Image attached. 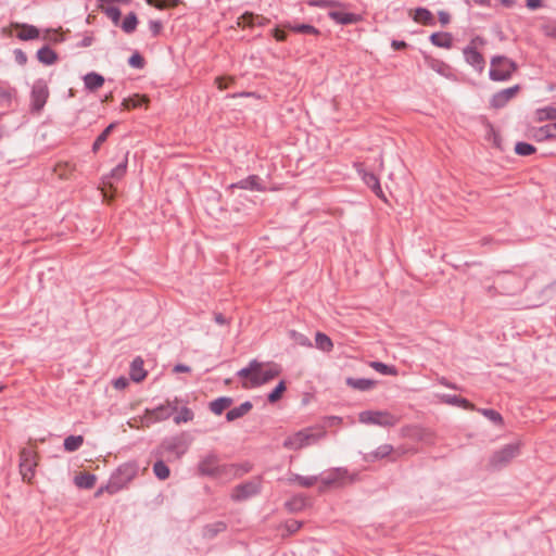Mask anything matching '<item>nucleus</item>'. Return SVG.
<instances>
[{"mask_svg":"<svg viewBox=\"0 0 556 556\" xmlns=\"http://www.w3.org/2000/svg\"><path fill=\"white\" fill-rule=\"evenodd\" d=\"M280 374L277 365H271L267 369H263L262 363L253 359L249 365L237 372L239 378H244L247 381L242 383L244 389L257 388L276 378Z\"/></svg>","mask_w":556,"mask_h":556,"instance_id":"1","label":"nucleus"},{"mask_svg":"<svg viewBox=\"0 0 556 556\" xmlns=\"http://www.w3.org/2000/svg\"><path fill=\"white\" fill-rule=\"evenodd\" d=\"M139 471L137 462L131 460L119 465L111 475L108 483L99 489V493L108 492L113 495L128 485Z\"/></svg>","mask_w":556,"mask_h":556,"instance_id":"2","label":"nucleus"},{"mask_svg":"<svg viewBox=\"0 0 556 556\" xmlns=\"http://www.w3.org/2000/svg\"><path fill=\"white\" fill-rule=\"evenodd\" d=\"M521 443L514 442L504 445L502 448L495 451L489 459V466L494 470H500L506 467L514 458L520 455Z\"/></svg>","mask_w":556,"mask_h":556,"instance_id":"3","label":"nucleus"},{"mask_svg":"<svg viewBox=\"0 0 556 556\" xmlns=\"http://www.w3.org/2000/svg\"><path fill=\"white\" fill-rule=\"evenodd\" d=\"M516 68V63L506 56H494L491 60L489 72L490 79L494 81H505L510 78Z\"/></svg>","mask_w":556,"mask_h":556,"instance_id":"4","label":"nucleus"},{"mask_svg":"<svg viewBox=\"0 0 556 556\" xmlns=\"http://www.w3.org/2000/svg\"><path fill=\"white\" fill-rule=\"evenodd\" d=\"M324 435L325 432L314 433L312 429L306 428L286 438L282 445L285 448L298 451L318 441Z\"/></svg>","mask_w":556,"mask_h":556,"instance_id":"5","label":"nucleus"},{"mask_svg":"<svg viewBox=\"0 0 556 556\" xmlns=\"http://www.w3.org/2000/svg\"><path fill=\"white\" fill-rule=\"evenodd\" d=\"M188 448L189 442L186 440L185 435L181 434L164 439L154 454L159 457H162L165 453H168L174 454L177 458H180L184 454H186Z\"/></svg>","mask_w":556,"mask_h":556,"instance_id":"6","label":"nucleus"},{"mask_svg":"<svg viewBox=\"0 0 556 556\" xmlns=\"http://www.w3.org/2000/svg\"><path fill=\"white\" fill-rule=\"evenodd\" d=\"M358 419L362 424L381 427H393L399 422V418L388 410H364L359 413Z\"/></svg>","mask_w":556,"mask_h":556,"instance_id":"7","label":"nucleus"},{"mask_svg":"<svg viewBox=\"0 0 556 556\" xmlns=\"http://www.w3.org/2000/svg\"><path fill=\"white\" fill-rule=\"evenodd\" d=\"M37 465V452L28 447L22 448L20 452V472L23 481L31 482Z\"/></svg>","mask_w":556,"mask_h":556,"instance_id":"8","label":"nucleus"},{"mask_svg":"<svg viewBox=\"0 0 556 556\" xmlns=\"http://www.w3.org/2000/svg\"><path fill=\"white\" fill-rule=\"evenodd\" d=\"M355 479L354 475H350L349 470L343 467L333 468L325 472L320 481L325 486H344L348 483L353 482Z\"/></svg>","mask_w":556,"mask_h":556,"instance_id":"9","label":"nucleus"},{"mask_svg":"<svg viewBox=\"0 0 556 556\" xmlns=\"http://www.w3.org/2000/svg\"><path fill=\"white\" fill-rule=\"evenodd\" d=\"M498 285L489 287L488 292L491 296L495 294L514 296L520 293L526 288L525 280H497Z\"/></svg>","mask_w":556,"mask_h":556,"instance_id":"10","label":"nucleus"},{"mask_svg":"<svg viewBox=\"0 0 556 556\" xmlns=\"http://www.w3.org/2000/svg\"><path fill=\"white\" fill-rule=\"evenodd\" d=\"M261 492V481L251 480L236 485L231 492V500L235 502H242Z\"/></svg>","mask_w":556,"mask_h":556,"instance_id":"11","label":"nucleus"},{"mask_svg":"<svg viewBox=\"0 0 556 556\" xmlns=\"http://www.w3.org/2000/svg\"><path fill=\"white\" fill-rule=\"evenodd\" d=\"M219 457L215 452H210L201 457L197 465L200 476L214 478L219 466Z\"/></svg>","mask_w":556,"mask_h":556,"instance_id":"12","label":"nucleus"},{"mask_svg":"<svg viewBox=\"0 0 556 556\" xmlns=\"http://www.w3.org/2000/svg\"><path fill=\"white\" fill-rule=\"evenodd\" d=\"M49 97V88L43 79H38L34 83L31 88V108L35 111H40Z\"/></svg>","mask_w":556,"mask_h":556,"instance_id":"13","label":"nucleus"},{"mask_svg":"<svg viewBox=\"0 0 556 556\" xmlns=\"http://www.w3.org/2000/svg\"><path fill=\"white\" fill-rule=\"evenodd\" d=\"M527 136L535 141H544L556 138V122L540 127H530Z\"/></svg>","mask_w":556,"mask_h":556,"instance_id":"14","label":"nucleus"},{"mask_svg":"<svg viewBox=\"0 0 556 556\" xmlns=\"http://www.w3.org/2000/svg\"><path fill=\"white\" fill-rule=\"evenodd\" d=\"M519 86L503 89L495 93L491 99V104L495 109L503 108L506 103L511 100L518 92Z\"/></svg>","mask_w":556,"mask_h":556,"instance_id":"15","label":"nucleus"},{"mask_svg":"<svg viewBox=\"0 0 556 556\" xmlns=\"http://www.w3.org/2000/svg\"><path fill=\"white\" fill-rule=\"evenodd\" d=\"M357 173L361 175L363 181L375 192L377 197L386 200L379 179L375 174L366 172L362 167L357 168Z\"/></svg>","mask_w":556,"mask_h":556,"instance_id":"16","label":"nucleus"},{"mask_svg":"<svg viewBox=\"0 0 556 556\" xmlns=\"http://www.w3.org/2000/svg\"><path fill=\"white\" fill-rule=\"evenodd\" d=\"M466 62L475 67L478 72H482L484 68V59L482 54L473 47H465L463 50Z\"/></svg>","mask_w":556,"mask_h":556,"instance_id":"17","label":"nucleus"},{"mask_svg":"<svg viewBox=\"0 0 556 556\" xmlns=\"http://www.w3.org/2000/svg\"><path fill=\"white\" fill-rule=\"evenodd\" d=\"M229 188H239L244 190H256L264 191L265 188L262 186L260 177L256 175H251L236 184H231Z\"/></svg>","mask_w":556,"mask_h":556,"instance_id":"18","label":"nucleus"},{"mask_svg":"<svg viewBox=\"0 0 556 556\" xmlns=\"http://www.w3.org/2000/svg\"><path fill=\"white\" fill-rule=\"evenodd\" d=\"M239 465L238 464H219L214 479H224L230 481L238 478Z\"/></svg>","mask_w":556,"mask_h":556,"instance_id":"19","label":"nucleus"},{"mask_svg":"<svg viewBox=\"0 0 556 556\" xmlns=\"http://www.w3.org/2000/svg\"><path fill=\"white\" fill-rule=\"evenodd\" d=\"M12 26L21 28V31L16 35L20 40H34L40 36L39 29L34 25L13 23Z\"/></svg>","mask_w":556,"mask_h":556,"instance_id":"20","label":"nucleus"},{"mask_svg":"<svg viewBox=\"0 0 556 556\" xmlns=\"http://www.w3.org/2000/svg\"><path fill=\"white\" fill-rule=\"evenodd\" d=\"M227 530V523L225 521H216L207 523L202 528V538L205 540H213L219 533Z\"/></svg>","mask_w":556,"mask_h":556,"instance_id":"21","label":"nucleus"},{"mask_svg":"<svg viewBox=\"0 0 556 556\" xmlns=\"http://www.w3.org/2000/svg\"><path fill=\"white\" fill-rule=\"evenodd\" d=\"M146 416L151 422H159L167 420L170 416L168 408H166L165 404H160L154 408L147 409Z\"/></svg>","mask_w":556,"mask_h":556,"instance_id":"22","label":"nucleus"},{"mask_svg":"<svg viewBox=\"0 0 556 556\" xmlns=\"http://www.w3.org/2000/svg\"><path fill=\"white\" fill-rule=\"evenodd\" d=\"M83 80L85 88L89 91H96L100 89L105 81L104 77L96 72H90L86 74L83 77Z\"/></svg>","mask_w":556,"mask_h":556,"instance_id":"23","label":"nucleus"},{"mask_svg":"<svg viewBox=\"0 0 556 556\" xmlns=\"http://www.w3.org/2000/svg\"><path fill=\"white\" fill-rule=\"evenodd\" d=\"M252 407H253L252 403L250 401H245L242 404H240L239 406L229 409L226 413V420L230 422L236 419H239V418L243 417L244 415H247L252 409Z\"/></svg>","mask_w":556,"mask_h":556,"instance_id":"24","label":"nucleus"},{"mask_svg":"<svg viewBox=\"0 0 556 556\" xmlns=\"http://www.w3.org/2000/svg\"><path fill=\"white\" fill-rule=\"evenodd\" d=\"M442 401L446 404L462 407L467 410L475 409V405L465 397L455 394H444Z\"/></svg>","mask_w":556,"mask_h":556,"instance_id":"25","label":"nucleus"},{"mask_svg":"<svg viewBox=\"0 0 556 556\" xmlns=\"http://www.w3.org/2000/svg\"><path fill=\"white\" fill-rule=\"evenodd\" d=\"M346 384L355 390L359 391H368L377 384V382L372 379L367 378H352L349 377L346 379Z\"/></svg>","mask_w":556,"mask_h":556,"instance_id":"26","label":"nucleus"},{"mask_svg":"<svg viewBox=\"0 0 556 556\" xmlns=\"http://www.w3.org/2000/svg\"><path fill=\"white\" fill-rule=\"evenodd\" d=\"M233 403V400L229 396H220L210 402V410L215 415H222L223 412L229 408Z\"/></svg>","mask_w":556,"mask_h":556,"instance_id":"27","label":"nucleus"},{"mask_svg":"<svg viewBox=\"0 0 556 556\" xmlns=\"http://www.w3.org/2000/svg\"><path fill=\"white\" fill-rule=\"evenodd\" d=\"M147 376V371L143 368V361L141 357H136L130 364V378L135 382L142 381Z\"/></svg>","mask_w":556,"mask_h":556,"instance_id":"28","label":"nucleus"},{"mask_svg":"<svg viewBox=\"0 0 556 556\" xmlns=\"http://www.w3.org/2000/svg\"><path fill=\"white\" fill-rule=\"evenodd\" d=\"M393 452V446L391 444H382L378 446L375 451L368 453L365 457L368 462H376L379 459H383L391 455Z\"/></svg>","mask_w":556,"mask_h":556,"instance_id":"29","label":"nucleus"},{"mask_svg":"<svg viewBox=\"0 0 556 556\" xmlns=\"http://www.w3.org/2000/svg\"><path fill=\"white\" fill-rule=\"evenodd\" d=\"M187 405L188 404H181L178 412L174 415L173 420L176 425L187 424L193 420L194 413Z\"/></svg>","mask_w":556,"mask_h":556,"instance_id":"30","label":"nucleus"},{"mask_svg":"<svg viewBox=\"0 0 556 556\" xmlns=\"http://www.w3.org/2000/svg\"><path fill=\"white\" fill-rule=\"evenodd\" d=\"M432 45L439 48L450 49L453 45V38L448 33H434L430 36Z\"/></svg>","mask_w":556,"mask_h":556,"instance_id":"31","label":"nucleus"},{"mask_svg":"<svg viewBox=\"0 0 556 556\" xmlns=\"http://www.w3.org/2000/svg\"><path fill=\"white\" fill-rule=\"evenodd\" d=\"M318 481L317 476H301L299 473H292L289 478L290 483H296L302 488H311Z\"/></svg>","mask_w":556,"mask_h":556,"instance_id":"32","label":"nucleus"},{"mask_svg":"<svg viewBox=\"0 0 556 556\" xmlns=\"http://www.w3.org/2000/svg\"><path fill=\"white\" fill-rule=\"evenodd\" d=\"M37 59L40 63L46 65H52L56 62V53L49 47H42L37 51Z\"/></svg>","mask_w":556,"mask_h":556,"instance_id":"33","label":"nucleus"},{"mask_svg":"<svg viewBox=\"0 0 556 556\" xmlns=\"http://www.w3.org/2000/svg\"><path fill=\"white\" fill-rule=\"evenodd\" d=\"M126 170H127V157H125L123 160V162H121L118 165H116L111 170L110 175L105 177L104 184L111 186L112 185L111 180L112 179L119 180L122 177H124V175L126 174Z\"/></svg>","mask_w":556,"mask_h":556,"instance_id":"34","label":"nucleus"},{"mask_svg":"<svg viewBox=\"0 0 556 556\" xmlns=\"http://www.w3.org/2000/svg\"><path fill=\"white\" fill-rule=\"evenodd\" d=\"M97 477L93 473H80L75 477V484L81 489H92L96 485Z\"/></svg>","mask_w":556,"mask_h":556,"instance_id":"35","label":"nucleus"},{"mask_svg":"<svg viewBox=\"0 0 556 556\" xmlns=\"http://www.w3.org/2000/svg\"><path fill=\"white\" fill-rule=\"evenodd\" d=\"M83 444H84L83 435H68L64 439L63 446L66 452L73 453V452L78 451Z\"/></svg>","mask_w":556,"mask_h":556,"instance_id":"36","label":"nucleus"},{"mask_svg":"<svg viewBox=\"0 0 556 556\" xmlns=\"http://www.w3.org/2000/svg\"><path fill=\"white\" fill-rule=\"evenodd\" d=\"M316 348L323 352H331L333 349L332 340L324 332H316L315 336Z\"/></svg>","mask_w":556,"mask_h":556,"instance_id":"37","label":"nucleus"},{"mask_svg":"<svg viewBox=\"0 0 556 556\" xmlns=\"http://www.w3.org/2000/svg\"><path fill=\"white\" fill-rule=\"evenodd\" d=\"M534 119L536 122L555 121L556 122V108L546 106L535 111Z\"/></svg>","mask_w":556,"mask_h":556,"instance_id":"38","label":"nucleus"},{"mask_svg":"<svg viewBox=\"0 0 556 556\" xmlns=\"http://www.w3.org/2000/svg\"><path fill=\"white\" fill-rule=\"evenodd\" d=\"M414 21L425 25H433L434 18L432 13L426 8H418L415 10Z\"/></svg>","mask_w":556,"mask_h":556,"instance_id":"39","label":"nucleus"},{"mask_svg":"<svg viewBox=\"0 0 556 556\" xmlns=\"http://www.w3.org/2000/svg\"><path fill=\"white\" fill-rule=\"evenodd\" d=\"M153 473L159 480L164 481L169 478L170 469L162 459H159L153 465Z\"/></svg>","mask_w":556,"mask_h":556,"instance_id":"40","label":"nucleus"},{"mask_svg":"<svg viewBox=\"0 0 556 556\" xmlns=\"http://www.w3.org/2000/svg\"><path fill=\"white\" fill-rule=\"evenodd\" d=\"M147 103H148V99L146 97H140L138 94H135L132 97L124 99L122 102V105H123V108L130 110V109L139 108Z\"/></svg>","mask_w":556,"mask_h":556,"instance_id":"41","label":"nucleus"},{"mask_svg":"<svg viewBox=\"0 0 556 556\" xmlns=\"http://www.w3.org/2000/svg\"><path fill=\"white\" fill-rule=\"evenodd\" d=\"M188 399H182L175 396L174 399H167L164 404L166 408H168L170 416L176 414L178 412V408L181 406V404H188Z\"/></svg>","mask_w":556,"mask_h":556,"instance_id":"42","label":"nucleus"},{"mask_svg":"<svg viewBox=\"0 0 556 556\" xmlns=\"http://www.w3.org/2000/svg\"><path fill=\"white\" fill-rule=\"evenodd\" d=\"M370 366L376 370L378 371L379 374H382V375H390V376H396L397 375V369L395 366H390V365H387L382 362H372L370 364Z\"/></svg>","mask_w":556,"mask_h":556,"instance_id":"43","label":"nucleus"},{"mask_svg":"<svg viewBox=\"0 0 556 556\" xmlns=\"http://www.w3.org/2000/svg\"><path fill=\"white\" fill-rule=\"evenodd\" d=\"M479 412L489 420H491L494 425L503 426V417L497 410L492 408H481L479 409Z\"/></svg>","mask_w":556,"mask_h":556,"instance_id":"44","label":"nucleus"},{"mask_svg":"<svg viewBox=\"0 0 556 556\" xmlns=\"http://www.w3.org/2000/svg\"><path fill=\"white\" fill-rule=\"evenodd\" d=\"M329 16L340 24H351L356 22V17L352 13L330 12Z\"/></svg>","mask_w":556,"mask_h":556,"instance_id":"45","label":"nucleus"},{"mask_svg":"<svg viewBox=\"0 0 556 556\" xmlns=\"http://www.w3.org/2000/svg\"><path fill=\"white\" fill-rule=\"evenodd\" d=\"M115 126H116V123H111V124H110V125H109V126H108V127H106V128H105V129H104V130H103V131L98 136V138L96 139V141H94V142H93V144H92V151H93L94 153L100 149L101 144H102L103 142H105V141H106V139H108V137H109V135H110V134H111V131L115 128Z\"/></svg>","mask_w":556,"mask_h":556,"instance_id":"46","label":"nucleus"},{"mask_svg":"<svg viewBox=\"0 0 556 556\" xmlns=\"http://www.w3.org/2000/svg\"><path fill=\"white\" fill-rule=\"evenodd\" d=\"M287 27L290 28L294 33L309 34V35H318L319 34V30L309 24H296V25L288 24Z\"/></svg>","mask_w":556,"mask_h":556,"instance_id":"47","label":"nucleus"},{"mask_svg":"<svg viewBox=\"0 0 556 556\" xmlns=\"http://www.w3.org/2000/svg\"><path fill=\"white\" fill-rule=\"evenodd\" d=\"M287 387H286V382L283 380H281L275 388L274 390L268 394L267 396V400L269 403H276L278 402L283 392L286 391Z\"/></svg>","mask_w":556,"mask_h":556,"instance_id":"48","label":"nucleus"},{"mask_svg":"<svg viewBox=\"0 0 556 556\" xmlns=\"http://www.w3.org/2000/svg\"><path fill=\"white\" fill-rule=\"evenodd\" d=\"M137 24H138V20H137V16L135 13H129L123 21L122 23V29L125 31V33H132L136 27H137Z\"/></svg>","mask_w":556,"mask_h":556,"instance_id":"49","label":"nucleus"},{"mask_svg":"<svg viewBox=\"0 0 556 556\" xmlns=\"http://www.w3.org/2000/svg\"><path fill=\"white\" fill-rule=\"evenodd\" d=\"M515 152L518 155L527 156L535 152V148L527 142H517L515 146Z\"/></svg>","mask_w":556,"mask_h":556,"instance_id":"50","label":"nucleus"},{"mask_svg":"<svg viewBox=\"0 0 556 556\" xmlns=\"http://www.w3.org/2000/svg\"><path fill=\"white\" fill-rule=\"evenodd\" d=\"M303 527V522L296 519H288L283 523V528L288 535L296 533Z\"/></svg>","mask_w":556,"mask_h":556,"instance_id":"51","label":"nucleus"},{"mask_svg":"<svg viewBox=\"0 0 556 556\" xmlns=\"http://www.w3.org/2000/svg\"><path fill=\"white\" fill-rule=\"evenodd\" d=\"M304 501L302 498L294 497L290 501H287L285 507L290 513H296L303 509Z\"/></svg>","mask_w":556,"mask_h":556,"instance_id":"52","label":"nucleus"},{"mask_svg":"<svg viewBox=\"0 0 556 556\" xmlns=\"http://www.w3.org/2000/svg\"><path fill=\"white\" fill-rule=\"evenodd\" d=\"M148 4L153 5L157 9H164L167 7L176 5L178 0H146Z\"/></svg>","mask_w":556,"mask_h":556,"instance_id":"53","label":"nucleus"},{"mask_svg":"<svg viewBox=\"0 0 556 556\" xmlns=\"http://www.w3.org/2000/svg\"><path fill=\"white\" fill-rule=\"evenodd\" d=\"M105 14L112 20L114 24H117L121 18V10L116 7H109L105 9Z\"/></svg>","mask_w":556,"mask_h":556,"instance_id":"54","label":"nucleus"},{"mask_svg":"<svg viewBox=\"0 0 556 556\" xmlns=\"http://www.w3.org/2000/svg\"><path fill=\"white\" fill-rule=\"evenodd\" d=\"M128 63L130 66L136 68H141L143 66V59L139 53H134L129 60Z\"/></svg>","mask_w":556,"mask_h":556,"instance_id":"55","label":"nucleus"},{"mask_svg":"<svg viewBox=\"0 0 556 556\" xmlns=\"http://www.w3.org/2000/svg\"><path fill=\"white\" fill-rule=\"evenodd\" d=\"M239 25H253L254 20H260V16H254L252 13H245L239 18Z\"/></svg>","mask_w":556,"mask_h":556,"instance_id":"56","label":"nucleus"},{"mask_svg":"<svg viewBox=\"0 0 556 556\" xmlns=\"http://www.w3.org/2000/svg\"><path fill=\"white\" fill-rule=\"evenodd\" d=\"M13 53H14L15 61L20 65H25L26 64L27 55H26V53L24 51H22L21 49H15Z\"/></svg>","mask_w":556,"mask_h":556,"instance_id":"57","label":"nucleus"},{"mask_svg":"<svg viewBox=\"0 0 556 556\" xmlns=\"http://www.w3.org/2000/svg\"><path fill=\"white\" fill-rule=\"evenodd\" d=\"M544 35L556 39V24H546L543 26Z\"/></svg>","mask_w":556,"mask_h":556,"instance_id":"58","label":"nucleus"},{"mask_svg":"<svg viewBox=\"0 0 556 556\" xmlns=\"http://www.w3.org/2000/svg\"><path fill=\"white\" fill-rule=\"evenodd\" d=\"M333 4L330 0H309L308 5L311 7H319V8H327L331 7Z\"/></svg>","mask_w":556,"mask_h":556,"instance_id":"59","label":"nucleus"},{"mask_svg":"<svg viewBox=\"0 0 556 556\" xmlns=\"http://www.w3.org/2000/svg\"><path fill=\"white\" fill-rule=\"evenodd\" d=\"M149 28L153 36H157L162 29V24L159 21H150Z\"/></svg>","mask_w":556,"mask_h":556,"instance_id":"60","label":"nucleus"},{"mask_svg":"<svg viewBox=\"0 0 556 556\" xmlns=\"http://www.w3.org/2000/svg\"><path fill=\"white\" fill-rule=\"evenodd\" d=\"M484 45H485V39L480 36H476L475 38H472L470 40V43L467 47H473L476 50H478L479 47H482Z\"/></svg>","mask_w":556,"mask_h":556,"instance_id":"61","label":"nucleus"},{"mask_svg":"<svg viewBox=\"0 0 556 556\" xmlns=\"http://www.w3.org/2000/svg\"><path fill=\"white\" fill-rule=\"evenodd\" d=\"M113 384H114L115 389L122 390L128 386V381L126 378L119 377L114 380Z\"/></svg>","mask_w":556,"mask_h":556,"instance_id":"62","label":"nucleus"},{"mask_svg":"<svg viewBox=\"0 0 556 556\" xmlns=\"http://www.w3.org/2000/svg\"><path fill=\"white\" fill-rule=\"evenodd\" d=\"M92 42H93V37L91 35H86V36H84L81 41L78 43V46L81 48H87V47L91 46Z\"/></svg>","mask_w":556,"mask_h":556,"instance_id":"63","label":"nucleus"},{"mask_svg":"<svg viewBox=\"0 0 556 556\" xmlns=\"http://www.w3.org/2000/svg\"><path fill=\"white\" fill-rule=\"evenodd\" d=\"M438 15H439V21L442 25H447L450 23L451 16L447 12L440 11Z\"/></svg>","mask_w":556,"mask_h":556,"instance_id":"64","label":"nucleus"}]
</instances>
